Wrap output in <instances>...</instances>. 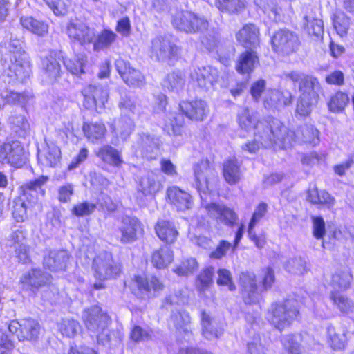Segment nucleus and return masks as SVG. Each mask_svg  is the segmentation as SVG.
<instances>
[{"label": "nucleus", "mask_w": 354, "mask_h": 354, "mask_svg": "<svg viewBox=\"0 0 354 354\" xmlns=\"http://www.w3.org/2000/svg\"><path fill=\"white\" fill-rule=\"evenodd\" d=\"M240 129L245 132L254 130V136L266 146L277 145L278 142H290L292 133H288L287 127L278 119L268 118L259 120L257 113L248 107L241 109L237 114Z\"/></svg>", "instance_id": "f257e3e1"}, {"label": "nucleus", "mask_w": 354, "mask_h": 354, "mask_svg": "<svg viewBox=\"0 0 354 354\" xmlns=\"http://www.w3.org/2000/svg\"><path fill=\"white\" fill-rule=\"evenodd\" d=\"M274 281V271L267 268L262 279V287L258 288L256 276L252 272H243L239 277V284L243 301L246 304L259 302L263 291L270 288Z\"/></svg>", "instance_id": "f03ea898"}, {"label": "nucleus", "mask_w": 354, "mask_h": 354, "mask_svg": "<svg viewBox=\"0 0 354 354\" xmlns=\"http://www.w3.org/2000/svg\"><path fill=\"white\" fill-rule=\"evenodd\" d=\"M24 42L17 38H10L7 48L10 53L8 69L11 77L24 82L30 74V63L28 55L23 48Z\"/></svg>", "instance_id": "7ed1b4c3"}, {"label": "nucleus", "mask_w": 354, "mask_h": 354, "mask_svg": "<svg viewBox=\"0 0 354 354\" xmlns=\"http://www.w3.org/2000/svg\"><path fill=\"white\" fill-rule=\"evenodd\" d=\"M297 304V301L293 299H285L272 304L268 310V320L274 327L283 330L298 316L299 311Z\"/></svg>", "instance_id": "20e7f679"}, {"label": "nucleus", "mask_w": 354, "mask_h": 354, "mask_svg": "<svg viewBox=\"0 0 354 354\" xmlns=\"http://www.w3.org/2000/svg\"><path fill=\"white\" fill-rule=\"evenodd\" d=\"M171 22L176 29L187 34L202 32L209 26L208 21L203 16L185 10H177Z\"/></svg>", "instance_id": "39448f33"}, {"label": "nucleus", "mask_w": 354, "mask_h": 354, "mask_svg": "<svg viewBox=\"0 0 354 354\" xmlns=\"http://www.w3.org/2000/svg\"><path fill=\"white\" fill-rule=\"evenodd\" d=\"M284 75L294 83L299 84L300 95L305 99L308 97L313 101L318 102L322 87L317 77L297 71L286 73Z\"/></svg>", "instance_id": "423d86ee"}, {"label": "nucleus", "mask_w": 354, "mask_h": 354, "mask_svg": "<svg viewBox=\"0 0 354 354\" xmlns=\"http://www.w3.org/2000/svg\"><path fill=\"white\" fill-rule=\"evenodd\" d=\"M130 288L134 295L141 299H149L164 288V284L155 276L146 278L136 275L131 279Z\"/></svg>", "instance_id": "0eeeda50"}, {"label": "nucleus", "mask_w": 354, "mask_h": 354, "mask_svg": "<svg viewBox=\"0 0 354 354\" xmlns=\"http://www.w3.org/2000/svg\"><path fill=\"white\" fill-rule=\"evenodd\" d=\"M82 317L87 330L96 335L106 330L111 322L108 314L98 306L84 309Z\"/></svg>", "instance_id": "6e6552de"}, {"label": "nucleus", "mask_w": 354, "mask_h": 354, "mask_svg": "<svg viewBox=\"0 0 354 354\" xmlns=\"http://www.w3.org/2000/svg\"><path fill=\"white\" fill-rule=\"evenodd\" d=\"M301 42L297 33L288 29H280L272 37L273 50L288 55L297 51Z\"/></svg>", "instance_id": "1a4fd4ad"}, {"label": "nucleus", "mask_w": 354, "mask_h": 354, "mask_svg": "<svg viewBox=\"0 0 354 354\" xmlns=\"http://www.w3.org/2000/svg\"><path fill=\"white\" fill-rule=\"evenodd\" d=\"M8 330L11 333L16 334L19 341L31 342L37 339L40 325L34 319L25 318L11 321L8 325Z\"/></svg>", "instance_id": "9d476101"}, {"label": "nucleus", "mask_w": 354, "mask_h": 354, "mask_svg": "<svg viewBox=\"0 0 354 354\" xmlns=\"http://www.w3.org/2000/svg\"><path fill=\"white\" fill-rule=\"evenodd\" d=\"M66 33L71 40L81 45L93 43L96 39L95 30L86 21L77 18L68 22Z\"/></svg>", "instance_id": "9b49d317"}, {"label": "nucleus", "mask_w": 354, "mask_h": 354, "mask_svg": "<svg viewBox=\"0 0 354 354\" xmlns=\"http://www.w3.org/2000/svg\"><path fill=\"white\" fill-rule=\"evenodd\" d=\"M93 269L95 278L100 281L113 278L120 271V266L114 262L112 254L108 252H102L94 259Z\"/></svg>", "instance_id": "f8f14e48"}, {"label": "nucleus", "mask_w": 354, "mask_h": 354, "mask_svg": "<svg viewBox=\"0 0 354 354\" xmlns=\"http://www.w3.org/2000/svg\"><path fill=\"white\" fill-rule=\"evenodd\" d=\"M84 104L88 109L95 108L98 113H101L109 97V88L106 86L101 84H90L83 91Z\"/></svg>", "instance_id": "ddd939ff"}, {"label": "nucleus", "mask_w": 354, "mask_h": 354, "mask_svg": "<svg viewBox=\"0 0 354 354\" xmlns=\"http://www.w3.org/2000/svg\"><path fill=\"white\" fill-rule=\"evenodd\" d=\"M24 149L18 141L4 143L0 145V162L20 167L25 162Z\"/></svg>", "instance_id": "4468645a"}, {"label": "nucleus", "mask_w": 354, "mask_h": 354, "mask_svg": "<svg viewBox=\"0 0 354 354\" xmlns=\"http://www.w3.org/2000/svg\"><path fill=\"white\" fill-rule=\"evenodd\" d=\"M120 235L118 236L122 244L131 243L138 239V236L142 233V224L136 217H123L118 227Z\"/></svg>", "instance_id": "2eb2a0df"}, {"label": "nucleus", "mask_w": 354, "mask_h": 354, "mask_svg": "<svg viewBox=\"0 0 354 354\" xmlns=\"http://www.w3.org/2000/svg\"><path fill=\"white\" fill-rule=\"evenodd\" d=\"M151 50L158 60L165 61L178 56L179 49L168 37L158 36L151 41Z\"/></svg>", "instance_id": "dca6fc26"}, {"label": "nucleus", "mask_w": 354, "mask_h": 354, "mask_svg": "<svg viewBox=\"0 0 354 354\" xmlns=\"http://www.w3.org/2000/svg\"><path fill=\"white\" fill-rule=\"evenodd\" d=\"M50 274L39 268H32L24 273L20 278L23 289L34 292L51 282Z\"/></svg>", "instance_id": "f3484780"}, {"label": "nucleus", "mask_w": 354, "mask_h": 354, "mask_svg": "<svg viewBox=\"0 0 354 354\" xmlns=\"http://www.w3.org/2000/svg\"><path fill=\"white\" fill-rule=\"evenodd\" d=\"M117 71L123 81L129 86L140 87L145 84V78L142 73L131 66L129 62L118 59L115 62Z\"/></svg>", "instance_id": "a211bd4d"}, {"label": "nucleus", "mask_w": 354, "mask_h": 354, "mask_svg": "<svg viewBox=\"0 0 354 354\" xmlns=\"http://www.w3.org/2000/svg\"><path fill=\"white\" fill-rule=\"evenodd\" d=\"M41 69L43 81L53 84L61 77L62 69L57 53L51 51L41 60Z\"/></svg>", "instance_id": "6ab92c4d"}, {"label": "nucleus", "mask_w": 354, "mask_h": 354, "mask_svg": "<svg viewBox=\"0 0 354 354\" xmlns=\"http://www.w3.org/2000/svg\"><path fill=\"white\" fill-rule=\"evenodd\" d=\"M160 139L153 134L148 133H138L133 145L136 152L141 155L151 158V154L158 149Z\"/></svg>", "instance_id": "aec40b11"}, {"label": "nucleus", "mask_w": 354, "mask_h": 354, "mask_svg": "<svg viewBox=\"0 0 354 354\" xmlns=\"http://www.w3.org/2000/svg\"><path fill=\"white\" fill-rule=\"evenodd\" d=\"M205 209L208 215L218 223L232 226L237 220L234 211L224 205L211 203L205 205Z\"/></svg>", "instance_id": "412c9836"}, {"label": "nucleus", "mask_w": 354, "mask_h": 354, "mask_svg": "<svg viewBox=\"0 0 354 354\" xmlns=\"http://www.w3.org/2000/svg\"><path fill=\"white\" fill-rule=\"evenodd\" d=\"M70 255L65 250H53L44 257V266L53 272L64 271L67 267Z\"/></svg>", "instance_id": "4be33fe9"}, {"label": "nucleus", "mask_w": 354, "mask_h": 354, "mask_svg": "<svg viewBox=\"0 0 354 354\" xmlns=\"http://www.w3.org/2000/svg\"><path fill=\"white\" fill-rule=\"evenodd\" d=\"M288 133H292V140L290 142H278L277 144L282 145L283 146L290 145L292 142L295 140V138H297L299 140H301L306 143H309L313 145H316L319 142V131L312 124H304L299 126L295 132L289 131L287 129Z\"/></svg>", "instance_id": "5701e85b"}, {"label": "nucleus", "mask_w": 354, "mask_h": 354, "mask_svg": "<svg viewBox=\"0 0 354 354\" xmlns=\"http://www.w3.org/2000/svg\"><path fill=\"white\" fill-rule=\"evenodd\" d=\"M180 108L188 118L196 121L203 120L209 112L207 103L202 100L182 102Z\"/></svg>", "instance_id": "b1692460"}, {"label": "nucleus", "mask_w": 354, "mask_h": 354, "mask_svg": "<svg viewBox=\"0 0 354 354\" xmlns=\"http://www.w3.org/2000/svg\"><path fill=\"white\" fill-rule=\"evenodd\" d=\"M192 81L201 88L208 89L212 86L218 77L217 71L211 66L194 68L190 73Z\"/></svg>", "instance_id": "393cba45"}, {"label": "nucleus", "mask_w": 354, "mask_h": 354, "mask_svg": "<svg viewBox=\"0 0 354 354\" xmlns=\"http://www.w3.org/2000/svg\"><path fill=\"white\" fill-rule=\"evenodd\" d=\"M195 183L194 186L199 193H206L209 189V180L214 176V170L209 165V162L201 161L194 169Z\"/></svg>", "instance_id": "a878e982"}, {"label": "nucleus", "mask_w": 354, "mask_h": 354, "mask_svg": "<svg viewBox=\"0 0 354 354\" xmlns=\"http://www.w3.org/2000/svg\"><path fill=\"white\" fill-rule=\"evenodd\" d=\"M201 324L202 335L208 340L216 339L223 333L222 326L205 311L201 312Z\"/></svg>", "instance_id": "bb28decb"}, {"label": "nucleus", "mask_w": 354, "mask_h": 354, "mask_svg": "<svg viewBox=\"0 0 354 354\" xmlns=\"http://www.w3.org/2000/svg\"><path fill=\"white\" fill-rule=\"evenodd\" d=\"M170 323L179 334L183 335L186 341L190 339L192 331L191 328V317L185 310L173 312L170 317Z\"/></svg>", "instance_id": "cd10ccee"}, {"label": "nucleus", "mask_w": 354, "mask_h": 354, "mask_svg": "<svg viewBox=\"0 0 354 354\" xmlns=\"http://www.w3.org/2000/svg\"><path fill=\"white\" fill-rule=\"evenodd\" d=\"M167 195L170 202L179 211L184 212L190 209L193 206L194 202L192 196L178 187H169L167 190Z\"/></svg>", "instance_id": "c85d7f7f"}, {"label": "nucleus", "mask_w": 354, "mask_h": 354, "mask_svg": "<svg viewBox=\"0 0 354 354\" xmlns=\"http://www.w3.org/2000/svg\"><path fill=\"white\" fill-rule=\"evenodd\" d=\"M259 31L252 24L244 26L236 34L237 41L245 48L253 49L259 45Z\"/></svg>", "instance_id": "c756f323"}, {"label": "nucleus", "mask_w": 354, "mask_h": 354, "mask_svg": "<svg viewBox=\"0 0 354 354\" xmlns=\"http://www.w3.org/2000/svg\"><path fill=\"white\" fill-rule=\"evenodd\" d=\"M161 188L158 176L153 172H147L138 180V191L145 196L155 194Z\"/></svg>", "instance_id": "7c9ffc66"}, {"label": "nucleus", "mask_w": 354, "mask_h": 354, "mask_svg": "<svg viewBox=\"0 0 354 354\" xmlns=\"http://www.w3.org/2000/svg\"><path fill=\"white\" fill-rule=\"evenodd\" d=\"M155 230L158 236L167 243H174L178 235L174 224L168 221H158Z\"/></svg>", "instance_id": "2f4dec72"}, {"label": "nucleus", "mask_w": 354, "mask_h": 354, "mask_svg": "<svg viewBox=\"0 0 354 354\" xmlns=\"http://www.w3.org/2000/svg\"><path fill=\"white\" fill-rule=\"evenodd\" d=\"M49 178L47 176H41L37 179L30 181L24 184L21 189H23V196L28 198V196L37 198L39 196L41 197L45 195V190L42 187L48 181Z\"/></svg>", "instance_id": "473e14b6"}, {"label": "nucleus", "mask_w": 354, "mask_h": 354, "mask_svg": "<svg viewBox=\"0 0 354 354\" xmlns=\"http://www.w3.org/2000/svg\"><path fill=\"white\" fill-rule=\"evenodd\" d=\"M96 156L103 162L114 167H120L123 162L120 152L110 145L100 148Z\"/></svg>", "instance_id": "72a5a7b5"}, {"label": "nucleus", "mask_w": 354, "mask_h": 354, "mask_svg": "<svg viewBox=\"0 0 354 354\" xmlns=\"http://www.w3.org/2000/svg\"><path fill=\"white\" fill-rule=\"evenodd\" d=\"M292 101L293 96L290 91L274 90L271 91L269 98L265 100V103L270 107L278 108L288 106Z\"/></svg>", "instance_id": "f704fd0d"}, {"label": "nucleus", "mask_w": 354, "mask_h": 354, "mask_svg": "<svg viewBox=\"0 0 354 354\" xmlns=\"http://www.w3.org/2000/svg\"><path fill=\"white\" fill-rule=\"evenodd\" d=\"M258 62L257 53L253 50H247L240 55L236 68L240 73H249L253 71Z\"/></svg>", "instance_id": "c9c22d12"}, {"label": "nucleus", "mask_w": 354, "mask_h": 354, "mask_svg": "<svg viewBox=\"0 0 354 354\" xmlns=\"http://www.w3.org/2000/svg\"><path fill=\"white\" fill-rule=\"evenodd\" d=\"M135 128L133 120L128 116L122 115L113 124V131L117 136L126 141Z\"/></svg>", "instance_id": "e433bc0d"}, {"label": "nucleus", "mask_w": 354, "mask_h": 354, "mask_svg": "<svg viewBox=\"0 0 354 354\" xmlns=\"http://www.w3.org/2000/svg\"><path fill=\"white\" fill-rule=\"evenodd\" d=\"M185 83V75L180 71H175L168 73L162 81V86L169 91L178 93Z\"/></svg>", "instance_id": "4c0bfd02"}, {"label": "nucleus", "mask_w": 354, "mask_h": 354, "mask_svg": "<svg viewBox=\"0 0 354 354\" xmlns=\"http://www.w3.org/2000/svg\"><path fill=\"white\" fill-rule=\"evenodd\" d=\"M223 174L225 180L230 185L237 183L241 176L240 165L237 160L229 159L224 162L223 165Z\"/></svg>", "instance_id": "58836bf2"}, {"label": "nucleus", "mask_w": 354, "mask_h": 354, "mask_svg": "<svg viewBox=\"0 0 354 354\" xmlns=\"http://www.w3.org/2000/svg\"><path fill=\"white\" fill-rule=\"evenodd\" d=\"M328 343L334 350H341L346 343V330L342 328H335L330 325L327 328Z\"/></svg>", "instance_id": "ea45409f"}, {"label": "nucleus", "mask_w": 354, "mask_h": 354, "mask_svg": "<svg viewBox=\"0 0 354 354\" xmlns=\"http://www.w3.org/2000/svg\"><path fill=\"white\" fill-rule=\"evenodd\" d=\"M308 201L313 204L326 206L331 208L335 204V198L325 190H319L317 188L308 192Z\"/></svg>", "instance_id": "a19ab883"}, {"label": "nucleus", "mask_w": 354, "mask_h": 354, "mask_svg": "<svg viewBox=\"0 0 354 354\" xmlns=\"http://www.w3.org/2000/svg\"><path fill=\"white\" fill-rule=\"evenodd\" d=\"M39 161L44 166L55 167L59 162L61 151L59 148L52 144L48 145L43 153L38 154Z\"/></svg>", "instance_id": "79ce46f5"}, {"label": "nucleus", "mask_w": 354, "mask_h": 354, "mask_svg": "<svg viewBox=\"0 0 354 354\" xmlns=\"http://www.w3.org/2000/svg\"><path fill=\"white\" fill-rule=\"evenodd\" d=\"M330 299L334 307L340 313L348 314L353 311L354 303L346 295L334 290L330 292Z\"/></svg>", "instance_id": "37998d69"}, {"label": "nucleus", "mask_w": 354, "mask_h": 354, "mask_svg": "<svg viewBox=\"0 0 354 354\" xmlns=\"http://www.w3.org/2000/svg\"><path fill=\"white\" fill-rule=\"evenodd\" d=\"M353 277L348 268L335 272L331 279V286L335 290H346L350 287Z\"/></svg>", "instance_id": "c03bdc74"}, {"label": "nucleus", "mask_w": 354, "mask_h": 354, "mask_svg": "<svg viewBox=\"0 0 354 354\" xmlns=\"http://www.w3.org/2000/svg\"><path fill=\"white\" fill-rule=\"evenodd\" d=\"M173 259V252L166 245L154 252L152 256V263L157 268L162 269L170 264Z\"/></svg>", "instance_id": "a18cd8bd"}, {"label": "nucleus", "mask_w": 354, "mask_h": 354, "mask_svg": "<svg viewBox=\"0 0 354 354\" xmlns=\"http://www.w3.org/2000/svg\"><path fill=\"white\" fill-rule=\"evenodd\" d=\"M216 6L221 12L239 14L246 7L245 0H216Z\"/></svg>", "instance_id": "49530a36"}, {"label": "nucleus", "mask_w": 354, "mask_h": 354, "mask_svg": "<svg viewBox=\"0 0 354 354\" xmlns=\"http://www.w3.org/2000/svg\"><path fill=\"white\" fill-rule=\"evenodd\" d=\"M85 136L91 142L102 138L106 131V127L103 123H84L82 127Z\"/></svg>", "instance_id": "de8ad7c7"}, {"label": "nucleus", "mask_w": 354, "mask_h": 354, "mask_svg": "<svg viewBox=\"0 0 354 354\" xmlns=\"http://www.w3.org/2000/svg\"><path fill=\"white\" fill-rule=\"evenodd\" d=\"M97 341L99 344L104 346L112 347L120 344L121 334L118 330H109L108 327L104 331L97 335Z\"/></svg>", "instance_id": "09e8293b"}, {"label": "nucleus", "mask_w": 354, "mask_h": 354, "mask_svg": "<svg viewBox=\"0 0 354 354\" xmlns=\"http://www.w3.org/2000/svg\"><path fill=\"white\" fill-rule=\"evenodd\" d=\"M1 97L6 103L19 104L22 106L26 105L32 95L29 92L17 93L13 91L6 90L1 93Z\"/></svg>", "instance_id": "8fccbe9b"}, {"label": "nucleus", "mask_w": 354, "mask_h": 354, "mask_svg": "<svg viewBox=\"0 0 354 354\" xmlns=\"http://www.w3.org/2000/svg\"><path fill=\"white\" fill-rule=\"evenodd\" d=\"M21 24L24 28L39 36H44L48 32L47 24L32 17H22Z\"/></svg>", "instance_id": "3c124183"}, {"label": "nucleus", "mask_w": 354, "mask_h": 354, "mask_svg": "<svg viewBox=\"0 0 354 354\" xmlns=\"http://www.w3.org/2000/svg\"><path fill=\"white\" fill-rule=\"evenodd\" d=\"M86 62V58L84 55H75L73 58L66 59L64 62L66 69L76 75L84 73V67Z\"/></svg>", "instance_id": "603ef678"}, {"label": "nucleus", "mask_w": 354, "mask_h": 354, "mask_svg": "<svg viewBox=\"0 0 354 354\" xmlns=\"http://www.w3.org/2000/svg\"><path fill=\"white\" fill-rule=\"evenodd\" d=\"M184 124L183 115L181 113H171L169 121H166L165 129L169 135L179 136L181 134V127Z\"/></svg>", "instance_id": "864d4df0"}, {"label": "nucleus", "mask_w": 354, "mask_h": 354, "mask_svg": "<svg viewBox=\"0 0 354 354\" xmlns=\"http://www.w3.org/2000/svg\"><path fill=\"white\" fill-rule=\"evenodd\" d=\"M349 102L346 93L342 91L335 93L328 103V109L332 112L342 111Z\"/></svg>", "instance_id": "5fc2aeb1"}, {"label": "nucleus", "mask_w": 354, "mask_h": 354, "mask_svg": "<svg viewBox=\"0 0 354 354\" xmlns=\"http://www.w3.org/2000/svg\"><path fill=\"white\" fill-rule=\"evenodd\" d=\"M59 330L63 335L74 337L80 330V325L73 319H64L59 324Z\"/></svg>", "instance_id": "6e6d98bb"}, {"label": "nucleus", "mask_w": 354, "mask_h": 354, "mask_svg": "<svg viewBox=\"0 0 354 354\" xmlns=\"http://www.w3.org/2000/svg\"><path fill=\"white\" fill-rule=\"evenodd\" d=\"M304 25L309 35H315L317 37L323 35L324 24L322 20L310 17L307 15L304 16Z\"/></svg>", "instance_id": "4d7b16f0"}, {"label": "nucleus", "mask_w": 354, "mask_h": 354, "mask_svg": "<svg viewBox=\"0 0 354 354\" xmlns=\"http://www.w3.org/2000/svg\"><path fill=\"white\" fill-rule=\"evenodd\" d=\"M214 274V268L210 267L204 270L198 276V290L201 294H205V291L208 289L212 283V278Z\"/></svg>", "instance_id": "13d9d810"}, {"label": "nucleus", "mask_w": 354, "mask_h": 354, "mask_svg": "<svg viewBox=\"0 0 354 354\" xmlns=\"http://www.w3.org/2000/svg\"><path fill=\"white\" fill-rule=\"evenodd\" d=\"M27 207L22 197L15 198L12 206V216L17 222H24L27 218Z\"/></svg>", "instance_id": "bf43d9fd"}, {"label": "nucleus", "mask_w": 354, "mask_h": 354, "mask_svg": "<svg viewBox=\"0 0 354 354\" xmlns=\"http://www.w3.org/2000/svg\"><path fill=\"white\" fill-rule=\"evenodd\" d=\"M197 268L198 263L196 260L194 258H189L182 261L174 271L179 276H188L193 274Z\"/></svg>", "instance_id": "052dcab7"}, {"label": "nucleus", "mask_w": 354, "mask_h": 354, "mask_svg": "<svg viewBox=\"0 0 354 354\" xmlns=\"http://www.w3.org/2000/svg\"><path fill=\"white\" fill-rule=\"evenodd\" d=\"M286 269L295 274H303L307 270L306 262L301 257H294L288 261Z\"/></svg>", "instance_id": "680f3d73"}, {"label": "nucleus", "mask_w": 354, "mask_h": 354, "mask_svg": "<svg viewBox=\"0 0 354 354\" xmlns=\"http://www.w3.org/2000/svg\"><path fill=\"white\" fill-rule=\"evenodd\" d=\"M254 2L264 13L270 17L273 15L274 19L279 15L280 9L274 0H254Z\"/></svg>", "instance_id": "e2e57ef3"}, {"label": "nucleus", "mask_w": 354, "mask_h": 354, "mask_svg": "<svg viewBox=\"0 0 354 354\" xmlns=\"http://www.w3.org/2000/svg\"><path fill=\"white\" fill-rule=\"evenodd\" d=\"M116 35L109 30H104L97 38L94 44L95 49L106 48L111 46L115 40Z\"/></svg>", "instance_id": "0e129e2a"}, {"label": "nucleus", "mask_w": 354, "mask_h": 354, "mask_svg": "<svg viewBox=\"0 0 354 354\" xmlns=\"http://www.w3.org/2000/svg\"><path fill=\"white\" fill-rule=\"evenodd\" d=\"M317 102L308 97L305 99L300 95L297 103L296 112L301 116H307L311 113L313 108Z\"/></svg>", "instance_id": "69168bd1"}, {"label": "nucleus", "mask_w": 354, "mask_h": 354, "mask_svg": "<svg viewBox=\"0 0 354 354\" xmlns=\"http://www.w3.org/2000/svg\"><path fill=\"white\" fill-rule=\"evenodd\" d=\"M348 26V18L344 13L334 15L333 26L339 35L343 36L346 34Z\"/></svg>", "instance_id": "338daca9"}, {"label": "nucleus", "mask_w": 354, "mask_h": 354, "mask_svg": "<svg viewBox=\"0 0 354 354\" xmlns=\"http://www.w3.org/2000/svg\"><path fill=\"white\" fill-rule=\"evenodd\" d=\"M201 43L209 51L214 50L220 43V35L217 32L210 31L201 38Z\"/></svg>", "instance_id": "774afa93"}]
</instances>
